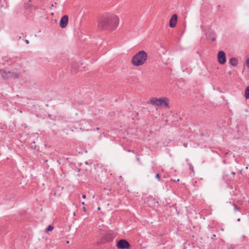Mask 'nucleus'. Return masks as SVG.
<instances>
[{
  "instance_id": "1",
  "label": "nucleus",
  "mask_w": 249,
  "mask_h": 249,
  "mask_svg": "<svg viewBox=\"0 0 249 249\" xmlns=\"http://www.w3.org/2000/svg\"><path fill=\"white\" fill-rule=\"evenodd\" d=\"M119 23L118 17L112 14L102 16L98 21V27L100 30L113 31L116 29Z\"/></svg>"
},
{
  "instance_id": "2",
  "label": "nucleus",
  "mask_w": 249,
  "mask_h": 249,
  "mask_svg": "<svg viewBox=\"0 0 249 249\" xmlns=\"http://www.w3.org/2000/svg\"><path fill=\"white\" fill-rule=\"evenodd\" d=\"M147 57V54L144 51H140L133 56L132 63L136 66H141L145 63Z\"/></svg>"
},
{
  "instance_id": "3",
  "label": "nucleus",
  "mask_w": 249,
  "mask_h": 249,
  "mask_svg": "<svg viewBox=\"0 0 249 249\" xmlns=\"http://www.w3.org/2000/svg\"><path fill=\"white\" fill-rule=\"evenodd\" d=\"M0 74L3 79H8L10 78H17L19 74L14 71H6L4 69H0Z\"/></svg>"
},
{
  "instance_id": "4",
  "label": "nucleus",
  "mask_w": 249,
  "mask_h": 249,
  "mask_svg": "<svg viewBox=\"0 0 249 249\" xmlns=\"http://www.w3.org/2000/svg\"><path fill=\"white\" fill-rule=\"evenodd\" d=\"M150 102L152 105H156L157 106L164 105L165 107H169V100L166 98L163 99L152 97L150 99Z\"/></svg>"
},
{
  "instance_id": "5",
  "label": "nucleus",
  "mask_w": 249,
  "mask_h": 249,
  "mask_svg": "<svg viewBox=\"0 0 249 249\" xmlns=\"http://www.w3.org/2000/svg\"><path fill=\"white\" fill-rule=\"evenodd\" d=\"M116 246L119 249H127L129 248L130 244L126 240L121 239L117 242Z\"/></svg>"
},
{
  "instance_id": "6",
  "label": "nucleus",
  "mask_w": 249,
  "mask_h": 249,
  "mask_svg": "<svg viewBox=\"0 0 249 249\" xmlns=\"http://www.w3.org/2000/svg\"><path fill=\"white\" fill-rule=\"evenodd\" d=\"M217 58L218 62L221 64H224L226 61V56L225 52L220 51L218 53Z\"/></svg>"
},
{
  "instance_id": "7",
  "label": "nucleus",
  "mask_w": 249,
  "mask_h": 249,
  "mask_svg": "<svg viewBox=\"0 0 249 249\" xmlns=\"http://www.w3.org/2000/svg\"><path fill=\"white\" fill-rule=\"evenodd\" d=\"M207 38L209 40H211L212 41H214L216 39L215 33L211 29H209L206 33Z\"/></svg>"
},
{
  "instance_id": "8",
  "label": "nucleus",
  "mask_w": 249,
  "mask_h": 249,
  "mask_svg": "<svg viewBox=\"0 0 249 249\" xmlns=\"http://www.w3.org/2000/svg\"><path fill=\"white\" fill-rule=\"evenodd\" d=\"M68 21L69 17L67 15H65L62 17L59 23L60 27L62 28H65L68 23Z\"/></svg>"
},
{
  "instance_id": "9",
  "label": "nucleus",
  "mask_w": 249,
  "mask_h": 249,
  "mask_svg": "<svg viewBox=\"0 0 249 249\" xmlns=\"http://www.w3.org/2000/svg\"><path fill=\"white\" fill-rule=\"evenodd\" d=\"M178 20V16L176 14L172 16L170 19L169 26L171 28H174L176 26Z\"/></svg>"
},
{
  "instance_id": "10",
  "label": "nucleus",
  "mask_w": 249,
  "mask_h": 249,
  "mask_svg": "<svg viewBox=\"0 0 249 249\" xmlns=\"http://www.w3.org/2000/svg\"><path fill=\"white\" fill-rule=\"evenodd\" d=\"M81 125L82 127H81V129H82L83 131H88L89 130L88 127L89 126V124L88 122L83 121L82 123L81 124Z\"/></svg>"
},
{
  "instance_id": "11",
  "label": "nucleus",
  "mask_w": 249,
  "mask_h": 249,
  "mask_svg": "<svg viewBox=\"0 0 249 249\" xmlns=\"http://www.w3.org/2000/svg\"><path fill=\"white\" fill-rule=\"evenodd\" d=\"M113 236L110 234H107L104 235L103 239L107 242H111L113 240Z\"/></svg>"
},
{
  "instance_id": "12",
  "label": "nucleus",
  "mask_w": 249,
  "mask_h": 249,
  "mask_svg": "<svg viewBox=\"0 0 249 249\" xmlns=\"http://www.w3.org/2000/svg\"><path fill=\"white\" fill-rule=\"evenodd\" d=\"M230 63L233 66H236L238 63V60L235 57H232L230 60Z\"/></svg>"
},
{
  "instance_id": "13",
  "label": "nucleus",
  "mask_w": 249,
  "mask_h": 249,
  "mask_svg": "<svg viewBox=\"0 0 249 249\" xmlns=\"http://www.w3.org/2000/svg\"><path fill=\"white\" fill-rule=\"evenodd\" d=\"M245 96L246 99H249V86H248L245 89Z\"/></svg>"
},
{
  "instance_id": "14",
  "label": "nucleus",
  "mask_w": 249,
  "mask_h": 249,
  "mask_svg": "<svg viewBox=\"0 0 249 249\" xmlns=\"http://www.w3.org/2000/svg\"><path fill=\"white\" fill-rule=\"evenodd\" d=\"M234 210L235 212H237L240 210V207H238L237 205L235 204H233Z\"/></svg>"
},
{
  "instance_id": "15",
  "label": "nucleus",
  "mask_w": 249,
  "mask_h": 249,
  "mask_svg": "<svg viewBox=\"0 0 249 249\" xmlns=\"http://www.w3.org/2000/svg\"><path fill=\"white\" fill-rule=\"evenodd\" d=\"M53 230V227L52 225H49L46 229L47 231H51Z\"/></svg>"
},
{
  "instance_id": "16",
  "label": "nucleus",
  "mask_w": 249,
  "mask_h": 249,
  "mask_svg": "<svg viewBox=\"0 0 249 249\" xmlns=\"http://www.w3.org/2000/svg\"><path fill=\"white\" fill-rule=\"evenodd\" d=\"M188 165L189 166L190 169L193 172L194 171V167L193 165L190 163H188Z\"/></svg>"
},
{
  "instance_id": "17",
  "label": "nucleus",
  "mask_w": 249,
  "mask_h": 249,
  "mask_svg": "<svg viewBox=\"0 0 249 249\" xmlns=\"http://www.w3.org/2000/svg\"><path fill=\"white\" fill-rule=\"evenodd\" d=\"M2 59L5 61L8 62L9 59L7 56H3Z\"/></svg>"
},
{
  "instance_id": "18",
  "label": "nucleus",
  "mask_w": 249,
  "mask_h": 249,
  "mask_svg": "<svg viewBox=\"0 0 249 249\" xmlns=\"http://www.w3.org/2000/svg\"><path fill=\"white\" fill-rule=\"evenodd\" d=\"M246 65L249 68V58H248L246 60Z\"/></svg>"
},
{
  "instance_id": "19",
  "label": "nucleus",
  "mask_w": 249,
  "mask_h": 249,
  "mask_svg": "<svg viewBox=\"0 0 249 249\" xmlns=\"http://www.w3.org/2000/svg\"><path fill=\"white\" fill-rule=\"evenodd\" d=\"M155 177H156V178L157 179H159V180H160V176L159 174H157L156 175Z\"/></svg>"
},
{
  "instance_id": "20",
  "label": "nucleus",
  "mask_w": 249,
  "mask_h": 249,
  "mask_svg": "<svg viewBox=\"0 0 249 249\" xmlns=\"http://www.w3.org/2000/svg\"><path fill=\"white\" fill-rule=\"evenodd\" d=\"M127 152H133V153H134V150H130V149H129V150H127Z\"/></svg>"
},
{
  "instance_id": "21",
  "label": "nucleus",
  "mask_w": 249,
  "mask_h": 249,
  "mask_svg": "<svg viewBox=\"0 0 249 249\" xmlns=\"http://www.w3.org/2000/svg\"><path fill=\"white\" fill-rule=\"evenodd\" d=\"M231 174L232 175H233V176L234 177L235 176V173L234 172L232 171V172H231Z\"/></svg>"
},
{
  "instance_id": "22",
  "label": "nucleus",
  "mask_w": 249,
  "mask_h": 249,
  "mask_svg": "<svg viewBox=\"0 0 249 249\" xmlns=\"http://www.w3.org/2000/svg\"><path fill=\"white\" fill-rule=\"evenodd\" d=\"M25 42V43L26 44H29V41L28 39H26Z\"/></svg>"
},
{
  "instance_id": "23",
  "label": "nucleus",
  "mask_w": 249,
  "mask_h": 249,
  "mask_svg": "<svg viewBox=\"0 0 249 249\" xmlns=\"http://www.w3.org/2000/svg\"><path fill=\"white\" fill-rule=\"evenodd\" d=\"M86 197V196L85 195H83L82 196V198H84V199H85Z\"/></svg>"
},
{
  "instance_id": "24",
  "label": "nucleus",
  "mask_w": 249,
  "mask_h": 249,
  "mask_svg": "<svg viewBox=\"0 0 249 249\" xmlns=\"http://www.w3.org/2000/svg\"><path fill=\"white\" fill-rule=\"evenodd\" d=\"M186 161L188 163H189V160L188 159H186Z\"/></svg>"
},
{
  "instance_id": "25",
  "label": "nucleus",
  "mask_w": 249,
  "mask_h": 249,
  "mask_svg": "<svg viewBox=\"0 0 249 249\" xmlns=\"http://www.w3.org/2000/svg\"><path fill=\"white\" fill-rule=\"evenodd\" d=\"M83 210H84V211H85V212H86V209L85 207H84V208H83Z\"/></svg>"
},
{
  "instance_id": "26",
  "label": "nucleus",
  "mask_w": 249,
  "mask_h": 249,
  "mask_svg": "<svg viewBox=\"0 0 249 249\" xmlns=\"http://www.w3.org/2000/svg\"><path fill=\"white\" fill-rule=\"evenodd\" d=\"M137 160L139 161H140V159L139 158H137Z\"/></svg>"
},
{
  "instance_id": "27",
  "label": "nucleus",
  "mask_w": 249,
  "mask_h": 249,
  "mask_svg": "<svg viewBox=\"0 0 249 249\" xmlns=\"http://www.w3.org/2000/svg\"><path fill=\"white\" fill-rule=\"evenodd\" d=\"M233 178H231V177H230V178H229V180H231Z\"/></svg>"
},
{
  "instance_id": "28",
  "label": "nucleus",
  "mask_w": 249,
  "mask_h": 249,
  "mask_svg": "<svg viewBox=\"0 0 249 249\" xmlns=\"http://www.w3.org/2000/svg\"><path fill=\"white\" fill-rule=\"evenodd\" d=\"M237 221H240V218H238V219H237Z\"/></svg>"
},
{
  "instance_id": "29",
  "label": "nucleus",
  "mask_w": 249,
  "mask_h": 249,
  "mask_svg": "<svg viewBox=\"0 0 249 249\" xmlns=\"http://www.w3.org/2000/svg\"><path fill=\"white\" fill-rule=\"evenodd\" d=\"M82 205H85V202H82Z\"/></svg>"
},
{
  "instance_id": "30",
  "label": "nucleus",
  "mask_w": 249,
  "mask_h": 249,
  "mask_svg": "<svg viewBox=\"0 0 249 249\" xmlns=\"http://www.w3.org/2000/svg\"><path fill=\"white\" fill-rule=\"evenodd\" d=\"M179 181V179H178V180H177V182H178Z\"/></svg>"
},
{
  "instance_id": "31",
  "label": "nucleus",
  "mask_w": 249,
  "mask_h": 249,
  "mask_svg": "<svg viewBox=\"0 0 249 249\" xmlns=\"http://www.w3.org/2000/svg\"><path fill=\"white\" fill-rule=\"evenodd\" d=\"M96 129H97V130H99V127H97V128H96Z\"/></svg>"
},
{
  "instance_id": "32",
  "label": "nucleus",
  "mask_w": 249,
  "mask_h": 249,
  "mask_svg": "<svg viewBox=\"0 0 249 249\" xmlns=\"http://www.w3.org/2000/svg\"><path fill=\"white\" fill-rule=\"evenodd\" d=\"M52 7L54 6V4H52Z\"/></svg>"
},
{
  "instance_id": "33",
  "label": "nucleus",
  "mask_w": 249,
  "mask_h": 249,
  "mask_svg": "<svg viewBox=\"0 0 249 249\" xmlns=\"http://www.w3.org/2000/svg\"><path fill=\"white\" fill-rule=\"evenodd\" d=\"M98 210H100V208L99 207L98 208Z\"/></svg>"
},
{
  "instance_id": "34",
  "label": "nucleus",
  "mask_w": 249,
  "mask_h": 249,
  "mask_svg": "<svg viewBox=\"0 0 249 249\" xmlns=\"http://www.w3.org/2000/svg\"><path fill=\"white\" fill-rule=\"evenodd\" d=\"M185 146H187V144H184Z\"/></svg>"
}]
</instances>
